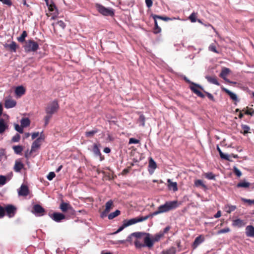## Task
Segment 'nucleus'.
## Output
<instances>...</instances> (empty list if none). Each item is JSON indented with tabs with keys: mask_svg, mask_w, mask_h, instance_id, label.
<instances>
[{
	"mask_svg": "<svg viewBox=\"0 0 254 254\" xmlns=\"http://www.w3.org/2000/svg\"><path fill=\"white\" fill-rule=\"evenodd\" d=\"M20 123L22 127H25L30 125V121L28 118H24L21 119Z\"/></svg>",
	"mask_w": 254,
	"mask_h": 254,
	"instance_id": "obj_29",
	"label": "nucleus"
},
{
	"mask_svg": "<svg viewBox=\"0 0 254 254\" xmlns=\"http://www.w3.org/2000/svg\"><path fill=\"white\" fill-rule=\"evenodd\" d=\"M121 214V211L119 210H116L115 212L111 213L108 215V219L110 220L113 219Z\"/></svg>",
	"mask_w": 254,
	"mask_h": 254,
	"instance_id": "obj_33",
	"label": "nucleus"
},
{
	"mask_svg": "<svg viewBox=\"0 0 254 254\" xmlns=\"http://www.w3.org/2000/svg\"><path fill=\"white\" fill-rule=\"evenodd\" d=\"M204 176L208 180H215V176L212 172L206 173L204 174Z\"/></svg>",
	"mask_w": 254,
	"mask_h": 254,
	"instance_id": "obj_40",
	"label": "nucleus"
},
{
	"mask_svg": "<svg viewBox=\"0 0 254 254\" xmlns=\"http://www.w3.org/2000/svg\"><path fill=\"white\" fill-rule=\"evenodd\" d=\"M250 186V183L246 182H240L237 185V188H249Z\"/></svg>",
	"mask_w": 254,
	"mask_h": 254,
	"instance_id": "obj_35",
	"label": "nucleus"
},
{
	"mask_svg": "<svg viewBox=\"0 0 254 254\" xmlns=\"http://www.w3.org/2000/svg\"><path fill=\"white\" fill-rule=\"evenodd\" d=\"M185 80L186 81L189 83H190V88L191 91L195 94L197 96L203 98H204V95L200 91L203 90V88L199 84L195 83L194 82H191L190 80L188 79L186 77L185 78Z\"/></svg>",
	"mask_w": 254,
	"mask_h": 254,
	"instance_id": "obj_3",
	"label": "nucleus"
},
{
	"mask_svg": "<svg viewBox=\"0 0 254 254\" xmlns=\"http://www.w3.org/2000/svg\"><path fill=\"white\" fill-rule=\"evenodd\" d=\"M226 208H228L227 210V212L228 213H231V212L234 211L236 209V206L235 205H232L228 204L226 206Z\"/></svg>",
	"mask_w": 254,
	"mask_h": 254,
	"instance_id": "obj_42",
	"label": "nucleus"
},
{
	"mask_svg": "<svg viewBox=\"0 0 254 254\" xmlns=\"http://www.w3.org/2000/svg\"><path fill=\"white\" fill-rule=\"evenodd\" d=\"M23 48L26 52H36L39 48V44L33 39H29L25 41Z\"/></svg>",
	"mask_w": 254,
	"mask_h": 254,
	"instance_id": "obj_4",
	"label": "nucleus"
},
{
	"mask_svg": "<svg viewBox=\"0 0 254 254\" xmlns=\"http://www.w3.org/2000/svg\"><path fill=\"white\" fill-rule=\"evenodd\" d=\"M171 227L170 226H167L163 231H160L161 233H163V236H164V234L168 233V232L170 230Z\"/></svg>",
	"mask_w": 254,
	"mask_h": 254,
	"instance_id": "obj_62",
	"label": "nucleus"
},
{
	"mask_svg": "<svg viewBox=\"0 0 254 254\" xmlns=\"http://www.w3.org/2000/svg\"><path fill=\"white\" fill-rule=\"evenodd\" d=\"M154 33L155 34L159 33L161 32V29L159 27L157 20H154Z\"/></svg>",
	"mask_w": 254,
	"mask_h": 254,
	"instance_id": "obj_41",
	"label": "nucleus"
},
{
	"mask_svg": "<svg viewBox=\"0 0 254 254\" xmlns=\"http://www.w3.org/2000/svg\"><path fill=\"white\" fill-rule=\"evenodd\" d=\"M217 149L218 150V151L219 152V154H220V157L222 158V159H224L226 160H230L229 159V156L228 155H226V154H224L221 151V150L220 149V148L218 146H217Z\"/></svg>",
	"mask_w": 254,
	"mask_h": 254,
	"instance_id": "obj_36",
	"label": "nucleus"
},
{
	"mask_svg": "<svg viewBox=\"0 0 254 254\" xmlns=\"http://www.w3.org/2000/svg\"><path fill=\"white\" fill-rule=\"evenodd\" d=\"M32 213L38 216H43L45 213V210L39 204H35L33 207Z\"/></svg>",
	"mask_w": 254,
	"mask_h": 254,
	"instance_id": "obj_8",
	"label": "nucleus"
},
{
	"mask_svg": "<svg viewBox=\"0 0 254 254\" xmlns=\"http://www.w3.org/2000/svg\"><path fill=\"white\" fill-rule=\"evenodd\" d=\"M247 110H245V109L242 110V111L244 112L246 115H248L252 116L254 115V110L253 108H249L248 107H247Z\"/></svg>",
	"mask_w": 254,
	"mask_h": 254,
	"instance_id": "obj_38",
	"label": "nucleus"
},
{
	"mask_svg": "<svg viewBox=\"0 0 254 254\" xmlns=\"http://www.w3.org/2000/svg\"><path fill=\"white\" fill-rule=\"evenodd\" d=\"M0 1L3 4L10 6L12 4V2L11 0H0Z\"/></svg>",
	"mask_w": 254,
	"mask_h": 254,
	"instance_id": "obj_51",
	"label": "nucleus"
},
{
	"mask_svg": "<svg viewBox=\"0 0 254 254\" xmlns=\"http://www.w3.org/2000/svg\"><path fill=\"white\" fill-rule=\"evenodd\" d=\"M189 19L191 22H195L196 21V14L194 12L192 13L189 16Z\"/></svg>",
	"mask_w": 254,
	"mask_h": 254,
	"instance_id": "obj_45",
	"label": "nucleus"
},
{
	"mask_svg": "<svg viewBox=\"0 0 254 254\" xmlns=\"http://www.w3.org/2000/svg\"><path fill=\"white\" fill-rule=\"evenodd\" d=\"M179 204L177 200L167 201L164 204L159 206L157 211L150 213L148 215L145 216L144 217H138L130 219L129 220H125L124 221L125 222V226L128 227L136 223L142 222L143 221L146 220L150 217H152L154 216H156L159 214L167 212L171 210L177 208Z\"/></svg>",
	"mask_w": 254,
	"mask_h": 254,
	"instance_id": "obj_1",
	"label": "nucleus"
},
{
	"mask_svg": "<svg viewBox=\"0 0 254 254\" xmlns=\"http://www.w3.org/2000/svg\"><path fill=\"white\" fill-rule=\"evenodd\" d=\"M167 182L169 183L168 187L170 189H172L174 191L178 190L177 184L176 182H172L170 179H168Z\"/></svg>",
	"mask_w": 254,
	"mask_h": 254,
	"instance_id": "obj_28",
	"label": "nucleus"
},
{
	"mask_svg": "<svg viewBox=\"0 0 254 254\" xmlns=\"http://www.w3.org/2000/svg\"><path fill=\"white\" fill-rule=\"evenodd\" d=\"M14 152L16 154H20L23 150V147L21 145H15L12 147Z\"/></svg>",
	"mask_w": 254,
	"mask_h": 254,
	"instance_id": "obj_31",
	"label": "nucleus"
},
{
	"mask_svg": "<svg viewBox=\"0 0 254 254\" xmlns=\"http://www.w3.org/2000/svg\"><path fill=\"white\" fill-rule=\"evenodd\" d=\"M15 129L19 132L20 133H22L23 132V127L22 126H20L18 124H15L14 126Z\"/></svg>",
	"mask_w": 254,
	"mask_h": 254,
	"instance_id": "obj_46",
	"label": "nucleus"
},
{
	"mask_svg": "<svg viewBox=\"0 0 254 254\" xmlns=\"http://www.w3.org/2000/svg\"><path fill=\"white\" fill-rule=\"evenodd\" d=\"M230 70L226 67H225L222 69L220 74V77L222 78L225 80L227 81V82H229L230 83H232V82L229 81L228 80L226 79L227 76L228 75V74L230 73Z\"/></svg>",
	"mask_w": 254,
	"mask_h": 254,
	"instance_id": "obj_20",
	"label": "nucleus"
},
{
	"mask_svg": "<svg viewBox=\"0 0 254 254\" xmlns=\"http://www.w3.org/2000/svg\"><path fill=\"white\" fill-rule=\"evenodd\" d=\"M41 138H37L32 144L31 152H35L37 149L40 148L41 146Z\"/></svg>",
	"mask_w": 254,
	"mask_h": 254,
	"instance_id": "obj_17",
	"label": "nucleus"
},
{
	"mask_svg": "<svg viewBox=\"0 0 254 254\" xmlns=\"http://www.w3.org/2000/svg\"><path fill=\"white\" fill-rule=\"evenodd\" d=\"M6 183V178L4 176H0V185H3Z\"/></svg>",
	"mask_w": 254,
	"mask_h": 254,
	"instance_id": "obj_55",
	"label": "nucleus"
},
{
	"mask_svg": "<svg viewBox=\"0 0 254 254\" xmlns=\"http://www.w3.org/2000/svg\"><path fill=\"white\" fill-rule=\"evenodd\" d=\"M163 237V233H161L160 232L156 234L154 236H152L150 234H149V240L151 243H152L151 248L153 247L154 243L159 242Z\"/></svg>",
	"mask_w": 254,
	"mask_h": 254,
	"instance_id": "obj_9",
	"label": "nucleus"
},
{
	"mask_svg": "<svg viewBox=\"0 0 254 254\" xmlns=\"http://www.w3.org/2000/svg\"><path fill=\"white\" fill-rule=\"evenodd\" d=\"M49 215L53 220L57 222H60L62 220L65 218V215L60 212H54Z\"/></svg>",
	"mask_w": 254,
	"mask_h": 254,
	"instance_id": "obj_10",
	"label": "nucleus"
},
{
	"mask_svg": "<svg viewBox=\"0 0 254 254\" xmlns=\"http://www.w3.org/2000/svg\"><path fill=\"white\" fill-rule=\"evenodd\" d=\"M176 248L174 247H172L169 249L164 250L162 252V254H176Z\"/></svg>",
	"mask_w": 254,
	"mask_h": 254,
	"instance_id": "obj_30",
	"label": "nucleus"
},
{
	"mask_svg": "<svg viewBox=\"0 0 254 254\" xmlns=\"http://www.w3.org/2000/svg\"><path fill=\"white\" fill-rule=\"evenodd\" d=\"M242 128L243 129L244 134H246L250 132L249 130L250 129V128L248 126H247L246 125H243L242 126Z\"/></svg>",
	"mask_w": 254,
	"mask_h": 254,
	"instance_id": "obj_44",
	"label": "nucleus"
},
{
	"mask_svg": "<svg viewBox=\"0 0 254 254\" xmlns=\"http://www.w3.org/2000/svg\"><path fill=\"white\" fill-rule=\"evenodd\" d=\"M51 115L47 114V116L45 117V125H47L49 124V121L52 118Z\"/></svg>",
	"mask_w": 254,
	"mask_h": 254,
	"instance_id": "obj_56",
	"label": "nucleus"
},
{
	"mask_svg": "<svg viewBox=\"0 0 254 254\" xmlns=\"http://www.w3.org/2000/svg\"><path fill=\"white\" fill-rule=\"evenodd\" d=\"M246 225V222L240 219H236L233 221L232 225L239 228L242 227Z\"/></svg>",
	"mask_w": 254,
	"mask_h": 254,
	"instance_id": "obj_21",
	"label": "nucleus"
},
{
	"mask_svg": "<svg viewBox=\"0 0 254 254\" xmlns=\"http://www.w3.org/2000/svg\"><path fill=\"white\" fill-rule=\"evenodd\" d=\"M246 234L248 237H254V227L253 226H248L246 228Z\"/></svg>",
	"mask_w": 254,
	"mask_h": 254,
	"instance_id": "obj_23",
	"label": "nucleus"
},
{
	"mask_svg": "<svg viewBox=\"0 0 254 254\" xmlns=\"http://www.w3.org/2000/svg\"><path fill=\"white\" fill-rule=\"evenodd\" d=\"M48 9L50 11H54L55 9H56V7L55 4L52 2V3L50 4L48 3Z\"/></svg>",
	"mask_w": 254,
	"mask_h": 254,
	"instance_id": "obj_53",
	"label": "nucleus"
},
{
	"mask_svg": "<svg viewBox=\"0 0 254 254\" xmlns=\"http://www.w3.org/2000/svg\"><path fill=\"white\" fill-rule=\"evenodd\" d=\"M24 164L20 160H16L15 161L13 170L16 172H19L24 168Z\"/></svg>",
	"mask_w": 254,
	"mask_h": 254,
	"instance_id": "obj_15",
	"label": "nucleus"
},
{
	"mask_svg": "<svg viewBox=\"0 0 254 254\" xmlns=\"http://www.w3.org/2000/svg\"><path fill=\"white\" fill-rule=\"evenodd\" d=\"M56 176V174L54 172H51L48 175L47 178L49 181H51L55 178Z\"/></svg>",
	"mask_w": 254,
	"mask_h": 254,
	"instance_id": "obj_52",
	"label": "nucleus"
},
{
	"mask_svg": "<svg viewBox=\"0 0 254 254\" xmlns=\"http://www.w3.org/2000/svg\"><path fill=\"white\" fill-rule=\"evenodd\" d=\"M131 236L136 238L134 244L136 249H141L147 247L151 248L152 243L149 240V233L145 232H134L131 234Z\"/></svg>",
	"mask_w": 254,
	"mask_h": 254,
	"instance_id": "obj_2",
	"label": "nucleus"
},
{
	"mask_svg": "<svg viewBox=\"0 0 254 254\" xmlns=\"http://www.w3.org/2000/svg\"><path fill=\"white\" fill-rule=\"evenodd\" d=\"M16 209V207L12 204H8L5 207V213L9 218L14 216Z\"/></svg>",
	"mask_w": 254,
	"mask_h": 254,
	"instance_id": "obj_7",
	"label": "nucleus"
},
{
	"mask_svg": "<svg viewBox=\"0 0 254 254\" xmlns=\"http://www.w3.org/2000/svg\"><path fill=\"white\" fill-rule=\"evenodd\" d=\"M33 152H31V150L30 151H28V150H27L25 153V157L26 158H29L31 156V154Z\"/></svg>",
	"mask_w": 254,
	"mask_h": 254,
	"instance_id": "obj_64",
	"label": "nucleus"
},
{
	"mask_svg": "<svg viewBox=\"0 0 254 254\" xmlns=\"http://www.w3.org/2000/svg\"><path fill=\"white\" fill-rule=\"evenodd\" d=\"M139 142V140L134 138H130L129 140V144H136Z\"/></svg>",
	"mask_w": 254,
	"mask_h": 254,
	"instance_id": "obj_58",
	"label": "nucleus"
},
{
	"mask_svg": "<svg viewBox=\"0 0 254 254\" xmlns=\"http://www.w3.org/2000/svg\"><path fill=\"white\" fill-rule=\"evenodd\" d=\"M18 192L19 195L26 196L28 195L29 190L27 186L22 185L18 190Z\"/></svg>",
	"mask_w": 254,
	"mask_h": 254,
	"instance_id": "obj_13",
	"label": "nucleus"
},
{
	"mask_svg": "<svg viewBox=\"0 0 254 254\" xmlns=\"http://www.w3.org/2000/svg\"><path fill=\"white\" fill-rule=\"evenodd\" d=\"M5 207L4 208L0 205V218H3L5 215Z\"/></svg>",
	"mask_w": 254,
	"mask_h": 254,
	"instance_id": "obj_50",
	"label": "nucleus"
},
{
	"mask_svg": "<svg viewBox=\"0 0 254 254\" xmlns=\"http://www.w3.org/2000/svg\"><path fill=\"white\" fill-rule=\"evenodd\" d=\"M202 91H203L206 95L210 100L212 101L213 102H215L214 96L211 93L204 91V89Z\"/></svg>",
	"mask_w": 254,
	"mask_h": 254,
	"instance_id": "obj_49",
	"label": "nucleus"
},
{
	"mask_svg": "<svg viewBox=\"0 0 254 254\" xmlns=\"http://www.w3.org/2000/svg\"><path fill=\"white\" fill-rule=\"evenodd\" d=\"M222 90L225 92L226 93H227L231 98V99L235 101H238L239 100L238 99L237 96L229 90L227 89L226 88L222 87Z\"/></svg>",
	"mask_w": 254,
	"mask_h": 254,
	"instance_id": "obj_19",
	"label": "nucleus"
},
{
	"mask_svg": "<svg viewBox=\"0 0 254 254\" xmlns=\"http://www.w3.org/2000/svg\"><path fill=\"white\" fill-rule=\"evenodd\" d=\"M26 90L22 86H19L15 89V94L17 97H21L25 93Z\"/></svg>",
	"mask_w": 254,
	"mask_h": 254,
	"instance_id": "obj_18",
	"label": "nucleus"
},
{
	"mask_svg": "<svg viewBox=\"0 0 254 254\" xmlns=\"http://www.w3.org/2000/svg\"><path fill=\"white\" fill-rule=\"evenodd\" d=\"M152 17L154 19V20H157V19H161L165 21H167L169 20H173L175 19H179V18H176V17H172L170 18L167 16H160L156 14H152Z\"/></svg>",
	"mask_w": 254,
	"mask_h": 254,
	"instance_id": "obj_16",
	"label": "nucleus"
},
{
	"mask_svg": "<svg viewBox=\"0 0 254 254\" xmlns=\"http://www.w3.org/2000/svg\"><path fill=\"white\" fill-rule=\"evenodd\" d=\"M100 144H97L96 143H94L93 146V152L94 153V154L96 156H98L100 158V160L101 161H102L104 159V157L103 156H102L100 149H99Z\"/></svg>",
	"mask_w": 254,
	"mask_h": 254,
	"instance_id": "obj_11",
	"label": "nucleus"
},
{
	"mask_svg": "<svg viewBox=\"0 0 254 254\" xmlns=\"http://www.w3.org/2000/svg\"><path fill=\"white\" fill-rule=\"evenodd\" d=\"M234 172L235 174L239 177L242 175L241 172L236 167H234Z\"/></svg>",
	"mask_w": 254,
	"mask_h": 254,
	"instance_id": "obj_54",
	"label": "nucleus"
},
{
	"mask_svg": "<svg viewBox=\"0 0 254 254\" xmlns=\"http://www.w3.org/2000/svg\"><path fill=\"white\" fill-rule=\"evenodd\" d=\"M127 226H125V222L124 221H123V224L122 226H121L118 229V230L114 233V234H117L118 233H119L120 232H121V231H122L125 227H127Z\"/></svg>",
	"mask_w": 254,
	"mask_h": 254,
	"instance_id": "obj_63",
	"label": "nucleus"
},
{
	"mask_svg": "<svg viewBox=\"0 0 254 254\" xmlns=\"http://www.w3.org/2000/svg\"><path fill=\"white\" fill-rule=\"evenodd\" d=\"M109 212V211H106V210H104L103 212H102L100 214V217L102 218H105V217L107 216L108 213Z\"/></svg>",
	"mask_w": 254,
	"mask_h": 254,
	"instance_id": "obj_60",
	"label": "nucleus"
},
{
	"mask_svg": "<svg viewBox=\"0 0 254 254\" xmlns=\"http://www.w3.org/2000/svg\"><path fill=\"white\" fill-rule=\"evenodd\" d=\"M57 24L62 29H64L65 27V24L62 20L58 21Z\"/></svg>",
	"mask_w": 254,
	"mask_h": 254,
	"instance_id": "obj_59",
	"label": "nucleus"
},
{
	"mask_svg": "<svg viewBox=\"0 0 254 254\" xmlns=\"http://www.w3.org/2000/svg\"><path fill=\"white\" fill-rule=\"evenodd\" d=\"M145 116L143 115H140V116L138 119V122L140 123L141 124V125L143 127L145 125Z\"/></svg>",
	"mask_w": 254,
	"mask_h": 254,
	"instance_id": "obj_43",
	"label": "nucleus"
},
{
	"mask_svg": "<svg viewBox=\"0 0 254 254\" xmlns=\"http://www.w3.org/2000/svg\"><path fill=\"white\" fill-rule=\"evenodd\" d=\"M20 139V135L17 133L13 136L11 139V141L14 142H18Z\"/></svg>",
	"mask_w": 254,
	"mask_h": 254,
	"instance_id": "obj_48",
	"label": "nucleus"
},
{
	"mask_svg": "<svg viewBox=\"0 0 254 254\" xmlns=\"http://www.w3.org/2000/svg\"><path fill=\"white\" fill-rule=\"evenodd\" d=\"M113 206V202L112 200H110L107 201L105 204V210L106 211H110Z\"/></svg>",
	"mask_w": 254,
	"mask_h": 254,
	"instance_id": "obj_34",
	"label": "nucleus"
},
{
	"mask_svg": "<svg viewBox=\"0 0 254 254\" xmlns=\"http://www.w3.org/2000/svg\"><path fill=\"white\" fill-rule=\"evenodd\" d=\"M60 208L63 212H65L68 210L73 211L72 207L68 203H66L63 201L60 204Z\"/></svg>",
	"mask_w": 254,
	"mask_h": 254,
	"instance_id": "obj_12",
	"label": "nucleus"
},
{
	"mask_svg": "<svg viewBox=\"0 0 254 254\" xmlns=\"http://www.w3.org/2000/svg\"><path fill=\"white\" fill-rule=\"evenodd\" d=\"M99 129H97V128H94V129L92 130H90V131H86L85 132V135L86 136V137H87V138H92L93 137L94 135L98 133L99 132Z\"/></svg>",
	"mask_w": 254,
	"mask_h": 254,
	"instance_id": "obj_26",
	"label": "nucleus"
},
{
	"mask_svg": "<svg viewBox=\"0 0 254 254\" xmlns=\"http://www.w3.org/2000/svg\"><path fill=\"white\" fill-rule=\"evenodd\" d=\"M16 102L14 100L8 99L5 100L4 103V106L6 108H11L15 106Z\"/></svg>",
	"mask_w": 254,
	"mask_h": 254,
	"instance_id": "obj_24",
	"label": "nucleus"
},
{
	"mask_svg": "<svg viewBox=\"0 0 254 254\" xmlns=\"http://www.w3.org/2000/svg\"><path fill=\"white\" fill-rule=\"evenodd\" d=\"M149 167L153 169H155L157 167L156 162L151 157H150L149 160Z\"/></svg>",
	"mask_w": 254,
	"mask_h": 254,
	"instance_id": "obj_39",
	"label": "nucleus"
},
{
	"mask_svg": "<svg viewBox=\"0 0 254 254\" xmlns=\"http://www.w3.org/2000/svg\"><path fill=\"white\" fill-rule=\"evenodd\" d=\"M209 50L215 53H219V52L216 50V46L213 44H211L209 46Z\"/></svg>",
	"mask_w": 254,
	"mask_h": 254,
	"instance_id": "obj_47",
	"label": "nucleus"
},
{
	"mask_svg": "<svg viewBox=\"0 0 254 254\" xmlns=\"http://www.w3.org/2000/svg\"><path fill=\"white\" fill-rule=\"evenodd\" d=\"M95 6L98 11L104 16H112L114 15V11L112 8H106L100 3H96Z\"/></svg>",
	"mask_w": 254,
	"mask_h": 254,
	"instance_id": "obj_5",
	"label": "nucleus"
},
{
	"mask_svg": "<svg viewBox=\"0 0 254 254\" xmlns=\"http://www.w3.org/2000/svg\"><path fill=\"white\" fill-rule=\"evenodd\" d=\"M4 46L5 48H8L11 51L13 52H15L16 49L18 47V46L14 41H12L10 44H5Z\"/></svg>",
	"mask_w": 254,
	"mask_h": 254,
	"instance_id": "obj_22",
	"label": "nucleus"
},
{
	"mask_svg": "<svg viewBox=\"0 0 254 254\" xmlns=\"http://www.w3.org/2000/svg\"><path fill=\"white\" fill-rule=\"evenodd\" d=\"M230 231V229L229 228H225L220 230L218 232V234H222V233H228Z\"/></svg>",
	"mask_w": 254,
	"mask_h": 254,
	"instance_id": "obj_57",
	"label": "nucleus"
},
{
	"mask_svg": "<svg viewBox=\"0 0 254 254\" xmlns=\"http://www.w3.org/2000/svg\"><path fill=\"white\" fill-rule=\"evenodd\" d=\"M205 240L204 237L202 235H200L197 237L192 244V247L193 249H195L197 246L204 242Z\"/></svg>",
	"mask_w": 254,
	"mask_h": 254,
	"instance_id": "obj_14",
	"label": "nucleus"
},
{
	"mask_svg": "<svg viewBox=\"0 0 254 254\" xmlns=\"http://www.w3.org/2000/svg\"><path fill=\"white\" fill-rule=\"evenodd\" d=\"M59 108L58 103L57 101H54L49 103L46 108V112L47 114L52 115L57 112Z\"/></svg>",
	"mask_w": 254,
	"mask_h": 254,
	"instance_id": "obj_6",
	"label": "nucleus"
},
{
	"mask_svg": "<svg viewBox=\"0 0 254 254\" xmlns=\"http://www.w3.org/2000/svg\"><path fill=\"white\" fill-rule=\"evenodd\" d=\"M27 36V33L26 31H23L20 37L17 38V41L20 43L25 42V38Z\"/></svg>",
	"mask_w": 254,
	"mask_h": 254,
	"instance_id": "obj_32",
	"label": "nucleus"
},
{
	"mask_svg": "<svg viewBox=\"0 0 254 254\" xmlns=\"http://www.w3.org/2000/svg\"><path fill=\"white\" fill-rule=\"evenodd\" d=\"M194 185L197 187H201L202 188H203L204 189L207 188L206 185L203 184L202 181L201 180H195L194 182Z\"/></svg>",
	"mask_w": 254,
	"mask_h": 254,
	"instance_id": "obj_37",
	"label": "nucleus"
},
{
	"mask_svg": "<svg viewBox=\"0 0 254 254\" xmlns=\"http://www.w3.org/2000/svg\"><path fill=\"white\" fill-rule=\"evenodd\" d=\"M205 78L210 83L217 85H219V83L216 76H206Z\"/></svg>",
	"mask_w": 254,
	"mask_h": 254,
	"instance_id": "obj_27",
	"label": "nucleus"
},
{
	"mask_svg": "<svg viewBox=\"0 0 254 254\" xmlns=\"http://www.w3.org/2000/svg\"><path fill=\"white\" fill-rule=\"evenodd\" d=\"M145 3H146V6L148 8H150V7H151L152 6V4H153L152 0H145Z\"/></svg>",
	"mask_w": 254,
	"mask_h": 254,
	"instance_id": "obj_61",
	"label": "nucleus"
},
{
	"mask_svg": "<svg viewBox=\"0 0 254 254\" xmlns=\"http://www.w3.org/2000/svg\"><path fill=\"white\" fill-rule=\"evenodd\" d=\"M8 128V125L2 118H0V133H3Z\"/></svg>",
	"mask_w": 254,
	"mask_h": 254,
	"instance_id": "obj_25",
	"label": "nucleus"
}]
</instances>
